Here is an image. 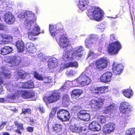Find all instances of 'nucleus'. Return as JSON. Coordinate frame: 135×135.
Instances as JSON below:
<instances>
[{
	"label": "nucleus",
	"instance_id": "f257e3e1",
	"mask_svg": "<svg viewBox=\"0 0 135 135\" xmlns=\"http://www.w3.org/2000/svg\"><path fill=\"white\" fill-rule=\"evenodd\" d=\"M87 15L90 19L99 21L102 19L103 13L99 8L93 7L88 10Z\"/></svg>",
	"mask_w": 135,
	"mask_h": 135
},
{
	"label": "nucleus",
	"instance_id": "f03ea898",
	"mask_svg": "<svg viewBox=\"0 0 135 135\" xmlns=\"http://www.w3.org/2000/svg\"><path fill=\"white\" fill-rule=\"evenodd\" d=\"M18 17L20 18H25L26 20L25 21V24L27 25V26L29 24L33 25H35L36 19L34 13L31 12L27 11L22 12L18 15Z\"/></svg>",
	"mask_w": 135,
	"mask_h": 135
},
{
	"label": "nucleus",
	"instance_id": "7ed1b4c3",
	"mask_svg": "<svg viewBox=\"0 0 135 135\" xmlns=\"http://www.w3.org/2000/svg\"><path fill=\"white\" fill-rule=\"evenodd\" d=\"M27 28L29 31L28 32V38L30 40H36L37 38L36 36L40 33V28L36 24L33 25L29 24Z\"/></svg>",
	"mask_w": 135,
	"mask_h": 135
},
{
	"label": "nucleus",
	"instance_id": "20e7f679",
	"mask_svg": "<svg viewBox=\"0 0 135 135\" xmlns=\"http://www.w3.org/2000/svg\"><path fill=\"white\" fill-rule=\"evenodd\" d=\"M15 94L8 96V98L14 100L18 96L20 95H21L22 97L24 98H32L34 96V92L30 90L21 91L18 90L16 91H15Z\"/></svg>",
	"mask_w": 135,
	"mask_h": 135
},
{
	"label": "nucleus",
	"instance_id": "39448f33",
	"mask_svg": "<svg viewBox=\"0 0 135 135\" xmlns=\"http://www.w3.org/2000/svg\"><path fill=\"white\" fill-rule=\"evenodd\" d=\"M108 60L106 58L99 59L91 64V66L100 70L104 69L106 68L108 64Z\"/></svg>",
	"mask_w": 135,
	"mask_h": 135
},
{
	"label": "nucleus",
	"instance_id": "423d86ee",
	"mask_svg": "<svg viewBox=\"0 0 135 135\" xmlns=\"http://www.w3.org/2000/svg\"><path fill=\"white\" fill-rule=\"evenodd\" d=\"M119 110L120 112L123 113V117L126 119L130 115L129 113L131 110V106L128 102H123L120 104Z\"/></svg>",
	"mask_w": 135,
	"mask_h": 135
},
{
	"label": "nucleus",
	"instance_id": "0eeeda50",
	"mask_svg": "<svg viewBox=\"0 0 135 135\" xmlns=\"http://www.w3.org/2000/svg\"><path fill=\"white\" fill-rule=\"evenodd\" d=\"M121 46L120 42L118 41L113 42L109 44L108 47V51L112 54H114L117 53L121 49Z\"/></svg>",
	"mask_w": 135,
	"mask_h": 135
},
{
	"label": "nucleus",
	"instance_id": "6e6552de",
	"mask_svg": "<svg viewBox=\"0 0 135 135\" xmlns=\"http://www.w3.org/2000/svg\"><path fill=\"white\" fill-rule=\"evenodd\" d=\"M83 51V48L82 46H78L72 49H70L69 52H70L71 51L73 52L72 55L75 59H79V58L82 57Z\"/></svg>",
	"mask_w": 135,
	"mask_h": 135
},
{
	"label": "nucleus",
	"instance_id": "1a4fd4ad",
	"mask_svg": "<svg viewBox=\"0 0 135 135\" xmlns=\"http://www.w3.org/2000/svg\"><path fill=\"white\" fill-rule=\"evenodd\" d=\"M57 115V117L63 121L69 120L70 117L69 112L64 109H61L58 111Z\"/></svg>",
	"mask_w": 135,
	"mask_h": 135
},
{
	"label": "nucleus",
	"instance_id": "9d476101",
	"mask_svg": "<svg viewBox=\"0 0 135 135\" xmlns=\"http://www.w3.org/2000/svg\"><path fill=\"white\" fill-rule=\"evenodd\" d=\"M21 58L19 56H11L7 58V62L8 64H7L9 66L18 65L21 62Z\"/></svg>",
	"mask_w": 135,
	"mask_h": 135
},
{
	"label": "nucleus",
	"instance_id": "9b49d317",
	"mask_svg": "<svg viewBox=\"0 0 135 135\" xmlns=\"http://www.w3.org/2000/svg\"><path fill=\"white\" fill-rule=\"evenodd\" d=\"M86 70H85L78 78V80H80L81 85L83 86L89 84L91 81L90 79L86 76L87 75H85L86 73Z\"/></svg>",
	"mask_w": 135,
	"mask_h": 135
},
{
	"label": "nucleus",
	"instance_id": "f8f14e48",
	"mask_svg": "<svg viewBox=\"0 0 135 135\" xmlns=\"http://www.w3.org/2000/svg\"><path fill=\"white\" fill-rule=\"evenodd\" d=\"M34 77L37 79L42 80L44 83L46 84H51L53 81V79L50 77L43 76L35 72L34 73Z\"/></svg>",
	"mask_w": 135,
	"mask_h": 135
},
{
	"label": "nucleus",
	"instance_id": "ddd939ff",
	"mask_svg": "<svg viewBox=\"0 0 135 135\" xmlns=\"http://www.w3.org/2000/svg\"><path fill=\"white\" fill-rule=\"evenodd\" d=\"M56 40L60 46L62 48L66 49L69 46V40L64 35L61 36L59 40L57 39H56Z\"/></svg>",
	"mask_w": 135,
	"mask_h": 135
},
{
	"label": "nucleus",
	"instance_id": "4468645a",
	"mask_svg": "<svg viewBox=\"0 0 135 135\" xmlns=\"http://www.w3.org/2000/svg\"><path fill=\"white\" fill-rule=\"evenodd\" d=\"M103 104V101L99 99H92L90 103V105L92 108L97 110L102 107Z\"/></svg>",
	"mask_w": 135,
	"mask_h": 135
},
{
	"label": "nucleus",
	"instance_id": "2eb2a0df",
	"mask_svg": "<svg viewBox=\"0 0 135 135\" xmlns=\"http://www.w3.org/2000/svg\"><path fill=\"white\" fill-rule=\"evenodd\" d=\"M3 18L5 21L9 24H13L15 21V17L11 12H8L5 13Z\"/></svg>",
	"mask_w": 135,
	"mask_h": 135
},
{
	"label": "nucleus",
	"instance_id": "dca6fc26",
	"mask_svg": "<svg viewBox=\"0 0 135 135\" xmlns=\"http://www.w3.org/2000/svg\"><path fill=\"white\" fill-rule=\"evenodd\" d=\"M89 37V39H86L85 40V45L88 48H89L94 45L97 39L96 36L94 35H90Z\"/></svg>",
	"mask_w": 135,
	"mask_h": 135
},
{
	"label": "nucleus",
	"instance_id": "f3484780",
	"mask_svg": "<svg viewBox=\"0 0 135 135\" xmlns=\"http://www.w3.org/2000/svg\"><path fill=\"white\" fill-rule=\"evenodd\" d=\"M123 66L121 64H118L115 62H113L112 65V70L113 73L115 74H119L122 72Z\"/></svg>",
	"mask_w": 135,
	"mask_h": 135
},
{
	"label": "nucleus",
	"instance_id": "a211bd4d",
	"mask_svg": "<svg viewBox=\"0 0 135 135\" xmlns=\"http://www.w3.org/2000/svg\"><path fill=\"white\" fill-rule=\"evenodd\" d=\"M115 127L114 124L112 123H109L104 126L103 132L105 133L109 134L112 132Z\"/></svg>",
	"mask_w": 135,
	"mask_h": 135
},
{
	"label": "nucleus",
	"instance_id": "6ab92c4d",
	"mask_svg": "<svg viewBox=\"0 0 135 135\" xmlns=\"http://www.w3.org/2000/svg\"><path fill=\"white\" fill-rule=\"evenodd\" d=\"M78 116L79 119L84 121H88L90 119V115L85 110L80 111L78 113Z\"/></svg>",
	"mask_w": 135,
	"mask_h": 135
},
{
	"label": "nucleus",
	"instance_id": "aec40b11",
	"mask_svg": "<svg viewBox=\"0 0 135 135\" xmlns=\"http://www.w3.org/2000/svg\"><path fill=\"white\" fill-rule=\"evenodd\" d=\"M17 86L19 88L31 89L33 88L34 86L33 81L30 80L25 83L19 82Z\"/></svg>",
	"mask_w": 135,
	"mask_h": 135
},
{
	"label": "nucleus",
	"instance_id": "412c9836",
	"mask_svg": "<svg viewBox=\"0 0 135 135\" xmlns=\"http://www.w3.org/2000/svg\"><path fill=\"white\" fill-rule=\"evenodd\" d=\"M60 97V93L53 92L47 97L48 102L50 103H54L58 100Z\"/></svg>",
	"mask_w": 135,
	"mask_h": 135
},
{
	"label": "nucleus",
	"instance_id": "4be33fe9",
	"mask_svg": "<svg viewBox=\"0 0 135 135\" xmlns=\"http://www.w3.org/2000/svg\"><path fill=\"white\" fill-rule=\"evenodd\" d=\"M78 66V63L76 61L69 62L66 64H62L60 65V71H62L65 68L70 67L77 68Z\"/></svg>",
	"mask_w": 135,
	"mask_h": 135
},
{
	"label": "nucleus",
	"instance_id": "5701e85b",
	"mask_svg": "<svg viewBox=\"0 0 135 135\" xmlns=\"http://www.w3.org/2000/svg\"><path fill=\"white\" fill-rule=\"evenodd\" d=\"M58 60L55 57L50 58L48 61V68L53 69L56 67L58 64Z\"/></svg>",
	"mask_w": 135,
	"mask_h": 135
},
{
	"label": "nucleus",
	"instance_id": "b1692460",
	"mask_svg": "<svg viewBox=\"0 0 135 135\" xmlns=\"http://www.w3.org/2000/svg\"><path fill=\"white\" fill-rule=\"evenodd\" d=\"M112 74L111 73L107 72L104 74L100 77V79L102 82H109L112 79Z\"/></svg>",
	"mask_w": 135,
	"mask_h": 135
},
{
	"label": "nucleus",
	"instance_id": "393cba45",
	"mask_svg": "<svg viewBox=\"0 0 135 135\" xmlns=\"http://www.w3.org/2000/svg\"><path fill=\"white\" fill-rule=\"evenodd\" d=\"M89 128L91 131H99L100 130L101 127L98 122L94 121L89 124Z\"/></svg>",
	"mask_w": 135,
	"mask_h": 135
},
{
	"label": "nucleus",
	"instance_id": "a878e982",
	"mask_svg": "<svg viewBox=\"0 0 135 135\" xmlns=\"http://www.w3.org/2000/svg\"><path fill=\"white\" fill-rule=\"evenodd\" d=\"M26 47L27 51L30 53H33L37 50L34 44L31 42H28L27 43Z\"/></svg>",
	"mask_w": 135,
	"mask_h": 135
},
{
	"label": "nucleus",
	"instance_id": "bb28decb",
	"mask_svg": "<svg viewBox=\"0 0 135 135\" xmlns=\"http://www.w3.org/2000/svg\"><path fill=\"white\" fill-rule=\"evenodd\" d=\"M88 3V0H79L78 6L79 9L83 11L86 8Z\"/></svg>",
	"mask_w": 135,
	"mask_h": 135
},
{
	"label": "nucleus",
	"instance_id": "cd10ccee",
	"mask_svg": "<svg viewBox=\"0 0 135 135\" xmlns=\"http://www.w3.org/2000/svg\"><path fill=\"white\" fill-rule=\"evenodd\" d=\"M14 124L16 127L17 128V129L15 130L14 131L19 134H21L22 133L21 131H23L24 129L23 124L17 121L15 122Z\"/></svg>",
	"mask_w": 135,
	"mask_h": 135
},
{
	"label": "nucleus",
	"instance_id": "c85d7f7f",
	"mask_svg": "<svg viewBox=\"0 0 135 135\" xmlns=\"http://www.w3.org/2000/svg\"><path fill=\"white\" fill-rule=\"evenodd\" d=\"M106 88V87L104 86L97 87L94 90H91V93L93 94H99L104 92Z\"/></svg>",
	"mask_w": 135,
	"mask_h": 135
},
{
	"label": "nucleus",
	"instance_id": "c756f323",
	"mask_svg": "<svg viewBox=\"0 0 135 135\" xmlns=\"http://www.w3.org/2000/svg\"><path fill=\"white\" fill-rule=\"evenodd\" d=\"M72 54L70 55V54L68 51H66L63 54L62 59L66 61H72L75 59L74 57L72 56Z\"/></svg>",
	"mask_w": 135,
	"mask_h": 135
},
{
	"label": "nucleus",
	"instance_id": "7c9ffc66",
	"mask_svg": "<svg viewBox=\"0 0 135 135\" xmlns=\"http://www.w3.org/2000/svg\"><path fill=\"white\" fill-rule=\"evenodd\" d=\"M12 51V47L9 46H6L1 50V54L2 55H5L11 53Z\"/></svg>",
	"mask_w": 135,
	"mask_h": 135
},
{
	"label": "nucleus",
	"instance_id": "2f4dec72",
	"mask_svg": "<svg viewBox=\"0 0 135 135\" xmlns=\"http://www.w3.org/2000/svg\"><path fill=\"white\" fill-rule=\"evenodd\" d=\"M16 46L17 48L18 52H22L25 48L24 42L21 40H18L16 42Z\"/></svg>",
	"mask_w": 135,
	"mask_h": 135
},
{
	"label": "nucleus",
	"instance_id": "473e14b6",
	"mask_svg": "<svg viewBox=\"0 0 135 135\" xmlns=\"http://www.w3.org/2000/svg\"><path fill=\"white\" fill-rule=\"evenodd\" d=\"M49 30L51 36L53 37L59 32L58 30H56V26H53L51 25L49 26Z\"/></svg>",
	"mask_w": 135,
	"mask_h": 135
},
{
	"label": "nucleus",
	"instance_id": "72a5a7b5",
	"mask_svg": "<svg viewBox=\"0 0 135 135\" xmlns=\"http://www.w3.org/2000/svg\"><path fill=\"white\" fill-rule=\"evenodd\" d=\"M72 83L73 84V86H80L81 85L80 80H78V78L76 79L75 80L72 82L70 81H68L66 82V83L65 84V86H66V87H68L69 86L67 85L68 84H71Z\"/></svg>",
	"mask_w": 135,
	"mask_h": 135
},
{
	"label": "nucleus",
	"instance_id": "f704fd0d",
	"mask_svg": "<svg viewBox=\"0 0 135 135\" xmlns=\"http://www.w3.org/2000/svg\"><path fill=\"white\" fill-rule=\"evenodd\" d=\"M123 94L126 97L130 98L133 96L132 91L130 89L125 90L123 91Z\"/></svg>",
	"mask_w": 135,
	"mask_h": 135
},
{
	"label": "nucleus",
	"instance_id": "c9c22d12",
	"mask_svg": "<svg viewBox=\"0 0 135 135\" xmlns=\"http://www.w3.org/2000/svg\"><path fill=\"white\" fill-rule=\"evenodd\" d=\"M82 128L79 127L76 125L72 126L70 127V129L73 132L79 133L82 132Z\"/></svg>",
	"mask_w": 135,
	"mask_h": 135
},
{
	"label": "nucleus",
	"instance_id": "e433bc0d",
	"mask_svg": "<svg viewBox=\"0 0 135 135\" xmlns=\"http://www.w3.org/2000/svg\"><path fill=\"white\" fill-rule=\"evenodd\" d=\"M116 108L114 104H111L105 108L104 112L106 114H109V112L113 111Z\"/></svg>",
	"mask_w": 135,
	"mask_h": 135
},
{
	"label": "nucleus",
	"instance_id": "4c0bfd02",
	"mask_svg": "<svg viewBox=\"0 0 135 135\" xmlns=\"http://www.w3.org/2000/svg\"><path fill=\"white\" fill-rule=\"evenodd\" d=\"M17 74L19 78L22 79L26 78L29 75L28 73L22 70H18Z\"/></svg>",
	"mask_w": 135,
	"mask_h": 135
},
{
	"label": "nucleus",
	"instance_id": "58836bf2",
	"mask_svg": "<svg viewBox=\"0 0 135 135\" xmlns=\"http://www.w3.org/2000/svg\"><path fill=\"white\" fill-rule=\"evenodd\" d=\"M66 74L68 76L71 77L76 75L77 74V72L72 70H70L66 71Z\"/></svg>",
	"mask_w": 135,
	"mask_h": 135
},
{
	"label": "nucleus",
	"instance_id": "ea45409f",
	"mask_svg": "<svg viewBox=\"0 0 135 135\" xmlns=\"http://www.w3.org/2000/svg\"><path fill=\"white\" fill-rule=\"evenodd\" d=\"M62 99V103L66 105H68L69 101V99L68 95L67 94H65L64 95H63Z\"/></svg>",
	"mask_w": 135,
	"mask_h": 135
},
{
	"label": "nucleus",
	"instance_id": "a19ab883",
	"mask_svg": "<svg viewBox=\"0 0 135 135\" xmlns=\"http://www.w3.org/2000/svg\"><path fill=\"white\" fill-rule=\"evenodd\" d=\"M125 135H135V128H130L126 132Z\"/></svg>",
	"mask_w": 135,
	"mask_h": 135
},
{
	"label": "nucleus",
	"instance_id": "79ce46f5",
	"mask_svg": "<svg viewBox=\"0 0 135 135\" xmlns=\"http://www.w3.org/2000/svg\"><path fill=\"white\" fill-rule=\"evenodd\" d=\"M62 126L60 124H56L53 126V129L56 132H59L61 131Z\"/></svg>",
	"mask_w": 135,
	"mask_h": 135
},
{
	"label": "nucleus",
	"instance_id": "37998d69",
	"mask_svg": "<svg viewBox=\"0 0 135 135\" xmlns=\"http://www.w3.org/2000/svg\"><path fill=\"white\" fill-rule=\"evenodd\" d=\"M82 93V90L79 89L74 90L72 91V92L73 95L78 97Z\"/></svg>",
	"mask_w": 135,
	"mask_h": 135
},
{
	"label": "nucleus",
	"instance_id": "c03bdc74",
	"mask_svg": "<svg viewBox=\"0 0 135 135\" xmlns=\"http://www.w3.org/2000/svg\"><path fill=\"white\" fill-rule=\"evenodd\" d=\"M11 76L10 74L4 72L2 71L0 74V77L2 78L5 77L7 79H9Z\"/></svg>",
	"mask_w": 135,
	"mask_h": 135
},
{
	"label": "nucleus",
	"instance_id": "a18cd8bd",
	"mask_svg": "<svg viewBox=\"0 0 135 135\" xmlns=\"http://www.w3.org/2000/svg\"><path fill=\"white\" fill-rule=\"evenodd\" d=\"M12 31L15 35H18L20 33V31L18 27H15L13 28L12 29Z\"/></svg>",
	"mask_w": 135,
	"mask_h": 135
},
{
	"label": "nucleus",
	"instance_id": "49530a36",
	"mask_svg": "<svg viewBox=\"0 0 135 135\" xmlns=\"http://www.w3.org/2000/svg\"><path fill=\"white\" fill-rule=\"evenodd\" d=\"M98 119L100 122L102 123H104L106 120L105 118L103 115H101L98 117Z\"/></svg>",
	"mask_w": 135,
	"mask_h": 135
},
{
	"label": "nucleus",
	"instance_id": "de8ad7c7",
	"mask_svg": "<svg viewBox=\"0 0 135 135\" xmlns=\"http://www.w3.org/2000/svg\"><path fill=\"white\" fill-rule=\"evenodd\" d=\"M38 58L41 61H43L46 60V57L42 54H39L38 56Z\"/></svg>",
	"mask_w": 135,
	"mask_h": 135
},
{
	"label": "nucleus",
	"instance_id": "09e8293b",
	"mask_svg": "<svg viewBox=\"0 0 135 135\" xmlns=\"http://www.w3.org/2000/svg\"><path fill=\"white\" fill-rule=\"evenodd\" d=\"M56 112V109L55 108H53L50 115V118H52L55 115Z\"/></svg>",
	"mask_w": 135,
	"mask_h": 135
},
{
	"label": "nucleus",
	"instance_id": "8fccbe9b",
	"mask_svg": "<svg viewBox=\"0 0 135 135\" xmlns=\"http://www.w3.org/2000/svg\"><path fill=\"white\" fill-rule=\"evenodd\" d=\"M31 110L29 109H22V112L23 113L26 114H29L31 113Z\"/></svg>",
	"mask_w": 135,
	"mask_h": 135
},
{
	"label": "nucleus",
	"instance_id": "3c124183",
	"mask_svg": "<svg viewBox=\"0 0 135 135\" xmlns=\"http://www.w3.org/2000/svg\"><path fill=\"white\" fill-rule=\"evenodd\" d=\"M7 29V26L3 23H0V30H4Z\"/></svg>",
	"mask_w": 135,
	"mask_h": 135
},
{
	"label": "nucleus",
	"instance_id": "603ef678",
	"mask_svg": "<svg viewBox=\"0 0 135 135\" xmlns=\"http://www.w3.org/2000/svg\"><path fill=\"white\" fill-rule=\"evenodd\" d=\"M105 27L104 25L102 24L100 25H98L97 26V28L98 29L101 30L102 31H103Z\"/></svg>",
	"mask_w": 135,
	"mask_h": 135
},
{
	"label": "nucleus",
	"instance_id": "864d4df0",
	"mask_svg": "<svg viewBox=\"0 0 135 135\" xmlns=\"http://www.w3.org/2000/svg\"><path fill=\"white\" fill-rule=\"evenodd\" d=\"M95 56V54L94 52L92 51H90L88 52V57H93L94 56Z\"/></svg>",
	"mask_w": 135,
	"mask_h": 135
},
{
	"label": "nucleus",
	"instance_id": "5fc2aeb1",
	"mask_svg": "<svg viewBox=\"0 0 135 135\" xmlns=\"http://www.w3.org/2000/svg\"><path fill=\"white\" fill-rule=\"evenodd\" d=\"M6 122H3L1 124H0V131L2 130L3 129L4 126L6 125Z\"/></svg>",
	"mask_w": 135,
	"mask_h": 135
},
{
	"label": "nucleus",
	"instance_id": "6e6d98bb",
	"mask_svg": "<svg viewBox=\"0 0 135 135\" xmlns=\"http://www.w3.org/2000/svg\"><path fill=\"white\" fill-rule=\"evenodd\" d=\"M8 36H9V37H8L6 40L8 42H11L12 41V37L9 34L8 35Z\"/></svg>",
	"mask_w": 135,
	"mask_h": 135
},
{
	"label": "nucleus",
	"instance_id": "4d7b16f0",
	"mask_svg": "<svg viewBox=\"0 0 135 135\" xmlns=\"http://www.w3.org/2000/svg\"><path fill=\"white\" fill-rule=\"evenodd\" d=\"M2 82V79L0 78V94H1L3 91V88L2 86L1 85V84Z\"/></svg>",
	"mask_w": 135,
	"mask_h": 135
},
{
	"label": "nucleus",
	"instance_id": "13d9d810",
	"mask_svg": "<svg viewBox=\"0 0 135 135\" xmlns=\"http://www.w3.org/2000/svg\"><path fill=\"white\" fill-rule=\"evenodd\" d=\"M27 130L28 131L32 132L33 131V128L32 127H28L27 128Z\"/></svg>",
	"mask_w": 135,
	"mask_h": 135
},
{
	"label": "nucleus",
	"instance_id": "bf43d9fd",
	"mask_svg": "<svg viewBox=\"0 0 135 135\" xmlns=\"http://www.w3.org/2000/svg\"><path fill=\"white\" fill-rule=\"evenodd\" d=\"M3 39L2 34H0V45L2 44L3 43Z\"/></svg>",
	"mask_w": 135,
	"mask_h": 135
},
{
	"label": "nucleus",
	"instance_id": "052dcab7",
	"mask_svg": "<svg viewBox=\"0 0 135 135\" xmlns=\"http://www.w3.org/2000/svg\"><path fill=\"white\" fill-rule=\"evenodd\" d=\"M2 34V37L3 39H5L6 40L8 37H9V36H8V34Z\"/></svg>",
	"mask_w": 135,
	"mask_h": 135
},
{
	"label": "nucleus",
	"instance_id": "680f3d73",
	"mask_svg": "<svg viewBox=\"0 0 135 135\" xmlns=\"http://www.w3.org/2000/svg\"><path fill=\"white\" fill-rule=\"evenodd\" d=\"M115 38V36L113 34H112L110 35V39L111 40L113 41L114 40Z\"/></svg>",
	"mask_w": 135,
	"mask_h": 135
},
{
	"label": "nucleus",
	"instance_id": "e2e57ef3",
	"mask_svg": "<svg viewBox=\"0 0 135 135\" xmlns=\"http://www.w3.org/2000/svg\"><path fill=\"white\" fill-rule=\"evenodd\" d=\"M40 111L42 113H44L45 112V110L43 107H40L39 108Z\"/></svg>",
	"mask_w": 135,
	"mask_h": 135
},
{
	"label": "nucleus",
	"instance_id": "0e129e2a",
	"mask_svg": "<svg viewBox=\"0 0 135 135\" xmlns=\"http://www.w3.org/2000/svg\"><path fill=\"white\" fill-rule=\"evenodd\" d=\"M43 100L45 102H46L47 101H48V100L47 99V98L46 97H44L43 98Z\"/></svg>",
	"mask_w": 135,
	"mask_h": 135
},
{
	"label": "nucleus",
	"instance_id": "69168bd1",
	"mask_svg": "<svg viewBox=\"0 0 135 135\" xmlns=\"http://www.w3.org/2000/svg\"><path fill=\"white\" fill-rule=\"evenodd\" d=\"M2 135H10V134L7 132H3L2 133Z\"/></svg>",
	"mask_w": 135,
	"mask_h": 135
},
{
	"label": "nucleus",
	"instance_id": "338daca9",
	"mask_svg": "<svg viewBox=\"0 0 135 135\" xmlns=\"http://www.w3.org/2000/svg\"><path fill=\"white\" fill-rule=\"evenodd\" d=\"M120 124H123L124 123V120L122 119V118H121V119H120Z\"/></svg>",
	"mask_w": 135,
	"mask_h": 135
},
{
	"label": "nucleus",
	"instance_id": "774afa93",
	"mask_svg": "<svg viewBox=\"0 0 135 135\" xmlns=\"http://www.w3.org/2000/svg\"><path fill=\"white\" fill-rule=\"evenodd\" d=\"M4 101L3 98H0V102H3Z\"/></svg>",
	"mask_w": 135,
	"mask_h": 135
}]
</instances>
